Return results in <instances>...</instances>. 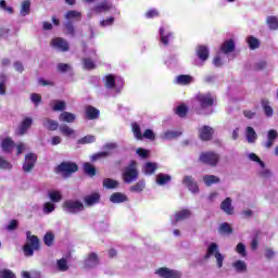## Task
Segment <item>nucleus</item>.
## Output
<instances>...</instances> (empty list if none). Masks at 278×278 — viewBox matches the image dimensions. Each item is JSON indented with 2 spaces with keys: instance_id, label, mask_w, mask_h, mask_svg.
<instances>
[{
  "instance_id": "393cba45",
  "label": "nucleus",
  "mask_w": 278,
  "mask_h": 278,
  "mask_svg": "<svg viewBox=\"0 0 278 278\" xmlns=\"http://www.w3.org/2000/svg\"><path fill=\"white\" fill-rule=\"evenodd\" d=\"M220 210L226 213V215H233V206H231V199L226 198L220 202Z\"/></svg>"
},
{
  "instance_id": "603ef678",
  "label": "nucleus",
  "mask_w": 278,
  "mask_h": 278,
  "mask_svg": "<svg viewBox=\"0 0 278 278\" xmlns=\"http://www.w3.org/2000/svg\"><path fill=\"white\" fill-rule=\"evenodd\" d=\"M83 64L85 65V68L88 71H92V70L97 68V65L94 64L93 60H91L89 58H85L83 60Z\"/></svg>"
},
{
  "instance_id": "e433bc0d",
  "label": "nucleus",
  "mask_w": 278,
  "mask_h": 278,
  "mask_svg": "<svg viewBox=\"0 0 278 278\" xmlns=\"http://www.w3.org/2000/svg\"><path fill=\"white\" fill-rule=\"evenodd\" d=\"M232 268H235L238 274H243L247 271V264L243 261H237L232 263Z\"/></svg>"
},
{
  "instance_id": "aec40b11",
  "label": "nucleus",
  "mask_w": 278,
  "mask_h": 278,
  "mask_svg": "<svg viewBox=\"0 0 278 278\" xmlns=\"http://www.w3.org/2000/svg\"><path fill=\"white\" fill-rule=\"evenodd\" d=\"M43 127L48 129V131H56L61 126L55 119L43 118Z\"/></svg>"
},
{
  "instance_id": "8fccbe9b",
  "label": "nucleus",
  "mask_w": 278,
  "mask_h": 278,
  "mask_svg": "<svg viewBox=\"0 0 278 278\" xmlns=\"http://www.w3.org/2000/svg\"><path fill=\"white\" fill-rule=\"evenodd\" d=\"M219 232L225 235H231L233 233V228L228 223L220 224Z\"/></svg>"
},
{
  "instance_id": "1a4fd4ad",
  "label": "nucleus",
  "mask_w": 278,
  "mask_h": 278,
  "mask_svg": "<svg viewBox=\"0 0 278 278\" xmlns=\"http://www.w3.org/2000/svg\"><path fill=\"white\" fill-rule=\"evenodd\" d=\"M161 278H181V274L175 269L168 267H160L154 271Z\"/></svg>"
},
{
  "instance_id": "3c124183",
  "label": "nucleus",
  "mask_w": 278,
  "mask_h": 278,
  "mask_svg": "<svg viewBox=\"0 0 278 278\" xmlns=\"http://www.w3.org/2000/svg\"><path fill=\"white\" fill-rule=\"evenodd\" d=\"M8 83V76L0 74V96H5V84Z\"/></svg>"
},
{
  "instance_id": "4be33fe9",
  "label": "nucleus",
  "mask_w": 278,
  "mask_h": 278,
  "mask_svg": "<svg viewBox=\"0 0 278 278\" xmlns=\"http://www.w3.org/2000/svg\"><path fill=\"white\" fill-rule=\"evenodd\" d=\"M233 51H235L233 40L229 39V40H226L225 42H223V45H220V52L223 54H229Z\"/></svg>"
},
{
  "instance_id": "6ab92c4d",
  "label": "nucleus",
  "mask_w": 278,
  "mask_h": 278,
  "mask_svg": "<svg viewBox=\"0 0 278 278\" xmlns=\"http://www.w3.org/2000/svg\"><path fill=\"white\" fill-rule=\"evenodd\" d=\"M278 139V131L271 129L267 132V142L264 143L265 149H270L274 146V141Z\"/></svg>"
},
{
  "instance_id": "c756f323",
  "label": "nucleus",
  "mask_w": 278,
  "mask_h": 278,
  "mask_svg": "<svg viewBox=\"0 0 278 278\" xmlns=\"http://www.w3.org/2000/svg\"><path fill=\"white\" fill-rule=\"evenodd\" d=\"M64 18L66 21H81V12L75 10L67 11L64 15Z\"/></svg>"
},
{
  "instance_id": "f704fd0d",
  "label": "nucleus",
  "mask_w": 278,
  "mask_h": 278,
  "mask_svg": "<svg viewBox=\"0 0 278 278\" xmlns=\"http://www.w3.org/2000/svg\"><path fill=\"white\" fill-rule=\"evenodd\" d=\"M55 241V235H53L52 231H47V233H45L43 236V243L47 247H53V243Z\"/></svg>"
},
{
  "instance_id": "f3484780",
  "label": "nucleus",
  "mask_w": 278,
  "mask_h": 278,
  "mask_svg": "<svg viewBox=\"0 0 278 278\" xmlns=\"http://www.w3.org/2000/svg\"><path fill=\"white\" fill-rule=\"evenodd\" d=\"M191 215L192 213L189 210L184 208L181 211L176 212L175 215H173V218L175 223H179L181 220L190 218Z\"/></svg>"
},
{
  "instance_id": "864d4df0",
  "label": "nucleus",
  "mask_w": 278,
  "mask_h": 278,
  "mask_svg": "<svg viewBox=\"0 0 278 278\" xmlns=\"http://www.w3.org/2000/svg\"><path fill=\"white\" fill-rule=\"evenodd\" d=\"M109 156H110L109 152H97V153L92 154L91 162H97L101 159H105V157H109Z\"/></svg>"
},
{
  "instance_id": "c03bdc74",
  "label": "nucleus",
  "mask_w": 278,
  "mask_h": 278,
  "mask_svg": "<svg viewBox=\"0 0 278 278\" xmlns=\"http://www.w3.org/2000/svg\"><path fill=\"white\" fill-rule=\"evenodd\" d=\"M48 198L53 202V203H59L62 200V194L61 191H51L48 192Z\"/></svg>"
},
{
  "instance_id": "423d86ee",
  "label": "nucleus",
  "mask_w": 278,
  "mask_h": 278,
  "mask_svg": "<svg viewBox=\"0 0 278 278\" xmlns=\"http://www.w3.org/2000/svg\"><path fill=\"white\" fill-rule=\"evenodd\" d=\"M79 169L76 163L74 162H62L55 167L56 174H63L65 177L73 175Z\"/></svg>"
},
{
  "instance_id": "ddd939ff",
  "label": "nucleus",
  "mask_w": 278,
  "mask_h": 278,
  "mask_svg": "<svg viewBox=\"0 0 278 278\" xmlns=\"http://www.w3.org/2000/svg\"><path fill=\"white\" fill-rule=\"evenodd\" d=\"M181 182L189 189L190 192L192 193L199 192L198 182L193 180L192 176H185Z\"/></svg>"
},
{
  "instance_id": "79ce46f5",
  "label": "nucleus",
  "mask_w": 278,
  "mask_h": 278,
  "mask_svg": "<svg viewBox=\"0 0 278 278\" xmlns=\"http://www.w3.org/2000/svg\"><path fill=\"white\" fill-rule=\"evenodd\" d=\"M59 130H60V134H62V136L64 137H71V136H74L75 134L74 129L65 124L60 126Z\"/></svg>"
},
{
  "instance_id": "4c0bfd02",
  "label": "nucleus",
  "mask_w": 278,
  "mask_h": 278,
  "mask_svg": "<svg viewBox=\"0 0 278 278\" xmlns=\"http://www.w3.org/2000/svg\"><path fill=\"white\" fill-rule=\"evenodd\" d=\"M103 187L109 189V190L115 189V188L118 187V181L114 180L112 178H104L103 179Z\"/></svg>"
},
{
  "instance_id": "412c9836",
  "label": "nucleus",
  "mask_w": 278,
  "mask_h": 278,
  "mask_svg": "<svg viewBox=\"0 0 278 278\" xmlns=\"http://www.w3.org/2000/svg\"><path fill=\"white\" fill-rule=\"evenodd\" d=\"M128 201V198L126 194L122 192H115L110 195V202L119 204V203H126Z\"/></svg>"
},
{
  "instance_id": "7c9ffc66",
  "label": "nucleus",
  "mask_w": 278,
  "mask_h": 278,
  "mask_svg": "<svg viewBox=\"0 0 278 278\" xmlns=\"http://www.w3.org/2000/svg\"><path fill=\"white\" fill-rule=\"evenodd\" d=\"M266 25L271 29V30H277L278 29V17L275 15H269L266 18Z\"/></svg>"
},
{
  "instance_id": "473e14b6",
  "label": "nucleus",
  "mask_w": 278,
  "mask_h": 278,
  "mask_svg": "<svg viewBox=\"0 0 278 278\" xmlns=\"http://www.w3.org/2000/svg\"><path fill=\"white\" fill-rule=\"evenodd\" d=\"M172 180V176L160 173L156 175V184L160 186H165Z\"/></svg>"
},
{
  "instance_id": "0e129e2a",
  "label": "nucleus",
  "mask_w": 278,
  "mask_h": 278,
  "mask_svg": "<svg viewBox=\"0 0 278 278\" xmlns=\"http://www.w3.org/2000/svg\"><path fill=\"white\" fill-rule=\"evenodd\" d=\"M0 275H2V278H16V276L10 269L0 271Z\"/></svg>"
},
{
  "instance_id": "680f3d73",
  "label": "nucleus",
  "mask_w": 278,
  "mask_h": 278,
  "mask_svg": "<svg viewBox=\"0 0 278 278\" xmlns=\"http://www.w3.org/2000/svg\"><path fill=\"white\" fill-rule=\"evenodd\" d=\"M55 211V205L52 202H47L43 204V212L47 214L52 213Z\"/></svg>"
},
{
  "instance_id": "f03ea898",
  "label": "nucleus",
  "mask_w": 278,
  "mask_h": 278,
  "mask_svg": "<svg viewBox=\"0 0 278 278\" xmlns=\"http://www.w3.org/2000/svg\"><path fill=\"white\" fill-rule=\"evenodd\" d=\"M137 166L138 163L136 161H130L127 167L124 168V172L122 173V179L125 184L130 185L138 180L139 172Z\"/></svg>"
},
{
  "instance_id": "9d476101",
  "label": "nucleus",
  "mask_w": 278,
  "mask_h": 278,
  "mask_svg": "<svg viewBox=\"0 0 278 278\" xmlns=\"http://www.w3.org/2000/svg\"><path fill=\"white\" fill-rule=\"evenodd\" d=\"M214 136V129L210 126H202L199 128V139L200 141H212Z\"/></svg>"
},
{
  "instance_id": "2eb2a0df",
  "label": "nucleus",
  "mask_w": 278,
  "mask_h": 278,
  "mask_svg": "<svg viewBox=\"0 0 278 278\" xmlns=\"http://www.w3.org/2000/svg\"><path fill=\"white\" fill-rule=\"evenodd\" d=\"M52 46L53 48H55L56 50L61 51V52H67L68 51V45L67 42L60 38L56 37L55 39H52Z\"/></svg>"
},
{
  "instance_id": "5701e85b",
  "label": "nucleus",
  "mask_w": 278,
  "mask_h": 278,
  "mask_svg": "<svg viewBox=\"0 0 278 278\" xmlns=\"http://www.w3.org/2000/svg\"><path fill=\"white\" fill-rule=\"evenodd\" d=\"M110 10H112V3L108 1L101 2L93 8V12H96V14H102V12H110Z\"/></svg>"
},
{
  "instance_id": "0eeeda50",
  "label": "nucleus",
  "mask_w": 278,
  "mask_h": 278,
  "mask_svg": "<svg viewBox=\"0 0 278 278\" xmlns=\"http://www.w3.org/2000/svg\"><path fill=\"white\" fill-rule=\"evenodd\" d=\"M195 100L202 110L213 108L214 105V97L211 92L199 93L197 94Z\"/></svg>"
},
{
  "instance_id": "f8f14e48",
  "label": "nucleus",
  "mask_w": 278,
  "mask_h": 278,
  "mask_svg": "<svg viewBox=\"0 0 278 278\" xmlns=\"http://www.w3.org/2000/svg\"><path fill=\"white\" fill-rule=\"evenodd\" d=\"M16 147V143H14L13 139L11 137H7L2 139L0 142V148L2 149L3 152L11 154Z\"/></svg>"
},
{
  "instance_id": "58836bf2",
  "label": "nucleus",
  "mask_w": 278,
  "mask_h": 278,
  "mask_svg": "<svg viewBox=\"0 0 278 278\" xmlns=\"http://www.w3.org/2000/svg\"><path fill=\"white\" fill-rule=\"evenodd\" d=\"M189 109L186 106V104H180L176 106L175 114L178 115V117L180 118H186Z\"/></svg>"
},
{
  "instance_id": "e2e57ef3",
  "label": "nucleus",
  "mask_w": 278,
  "mask_h": 278,
  "mask_svg": "<svg viewBox=\"0 0 278 278\" xmlns=\"http://www.w3.org/2000/svg\"><path fill=\"white\" fill-rule=\"evenodd\" d=\"M65 110V102L64 101H56L55 105H53L52 111L59 112Z\"/></svg>"
},
{
  "instance_id": "a19ab883",
  "label": "nucleus",
  "mask_w": 278,
  "mask_h": 278,
  "mask_svg": "<svg viewBox=\"0 0 278 278\" xmlns=\"http://www.w3.org/2000/svg\"><path fill=\"white\" fill-rule=\"evenodd\" d=\"M157 169V164L156 163H152V162H148L144 165V174L146 175H153Z\"/></svg>"
},
{
  "instance_id": "a878e982",
  "label": "nucleus",
  "mask_w": 278,
  "mask_h": 278,
  "mask_svg": "<svg viewBox=\"0 0 278 278\" xmlns=\"http://www.w3.org/2000/svg\"><path fill=\"white\" fill-rule=\"evenodd\" d=\"M197 56L200 61L205 62L210 58V50L205 46H201L197 50Z\"/></svg>"
},
{
  "instance_id": "4468645a",
  "label": "nucleus",
  "mask_w": 278,
  "mask_h": 278,
  "mask_svg": "<svg viewBox=\"0 0 278 278\" xmlns=\"http://www.w3.org/2000/svg\"><path fill=\"white\" fill-rule=\"evenodd\" d=\"M100 200L101 195L98 192H92L91 194L86 195L84 199L86 206L88 207L97 205L98 203H100Z\"/></svg>"
},
{
  "instance_id": "de8ad7c7",
  "label": "nucleus",
  "mask_w": 278,
  "mask_h": 278,
  "mask_svg": "<svg viewBox=\"0 0 278 278\" xmlns=\"http://www.w3.org/2000/svg\"><path fill=\"white\" fill-rule=\"evenodd\" d=\"M56 269L62 273L67 271L68 270L67 261H65V258H60L59 261H56Z\"/></svg>"
},
{
  "instance_id": "9b49d317",
  "label": "nucleus",
  "mask_w": 278,
  "mask_h": 278,
  "mask_svg": "<svg viewBox=\"0 0 278 278\" xmlns=\"http://www.w3.org/2000/svg\"><path fill=\"white\" fill-rule=\"evenodd\" d=\"M33 125L34 119L31 117H25L23 122H21L20 127L17 128V136H25Z\"/></svg>"
},
{
  "instance_id": "13d9d810",
  "label": "nucleus",
  "mask_w": 278,
  "mask_h": 278,
  "mask_svg": "<svg viewBox=\"0 0 278 278\" xmlns=\"http://www.w3.org/2000/svg\"><path fill=\"white\" fill-rule=\"evenodd\" d=\"M180 136H181V131H166L165 132L166 140L177 139Z\"/></svg>"
},
{
  "instance_id": "cd10ccee",
  "label": "nucleus",
  "mask_w": 278,
  "mask_h": 278,
  "mask_svg": "<svg viewBox=\"0 0 278 278\" xmlns=\"http://www.w3.org/2000/svg\"><path fill=\"white\" fill-rule=\"evenodd\" d=\"M29 12H31V1L24 0L21 3L20 14H21V16H27V15H29Z\"/></svg>"
},
{
  "instance_id": "69168bd1",
  "label": "nucleus",
  "mask_w": 278,
  "mask_h": 278,
  "mask_svg": "<svg viewBox=\"0 0 278 278\" xmlns=\"http://www.w3.org/2000/svg\"><path fill=\"white\" fill-rule=\"evenodd\" d=\"M14 68L17 73H23L25 71V66L23 65V63H21V61L14 62Z\"/></svg>"
},
{
  "instance_id": "a211bd4d",
  "label": "nucleus",
  "mask_w": 278,
  "mask_h": 278,
  "mask_svg": "<svg viewBox=\"0 0 278 278\" xmlns=\"http://www.w3.org/2000/svg\"><path fill=\"white\" fill-rule=\"evenodd\" d=\"M98 254L94 252L89 253L88 258L85 260V267L86 268H93L98 266Z\"/></svg>"
},
{
  "instance_id": "6e6552de",
  "label": "nucleus",
  "mask_w": 278,
  "mask_h": 278,
  "mask_svg": "<svg viewBox=\"0 0 278 278\" xmlns=\"http://www.w3.org/2000/svg\"><path fill=\"white\" fill-rule=\"evenodd\" d=\"M37 154L35 153H28L26 156H24V163H23V172L29 173L34 170L35 164H37Z\"/></svg>"
},
{
  "instance_id": "bf43d9fd",
  "label": "nucleus",
  "mask_w": 278,
  "mask_h": 278,
  "mask_svg": "<svg viewBox=\"0 0 278 278\" xmlns=\"http://www.w3.org/2000/svg\"><path fill=\"white\" fill-rule=\"evenodd\" d=\"M236 251L238 254H240L241 257L247 256V248L244 243H238Z\"/></svg>"
},
{
  "instance_id": "39448f33",
  "label": "nucleus",
  "mask_w": 278,
  "mask_h": 278,
  "mask_svg": "<svg viewBox=\"0 0 278 278\" xmlns=\"http://www.w3.org/2000/svg\"><path fill=\"white\" fill-rule=\"evenodd\" d=\"M62 210H64L65 213L76 215L85 211V204L79 200H65V202L62 203Z\"/></svg>"
},
{
  "instance_id": "b1692460",
  "label": "nucleus",
  "mask_w": 278,
  "mask_h": 278,
  "mask_svg": "<svg viewBox=\"0 0 278 278\" xmlns=\"http://www.w3.org/2000/svg\"><path fill=\"white\" fill-rule=\"evenodd\" d=\"M59 121L60 123L73 124L76 122V115L68 112L60 113Z\"/></svg>"
},
{
  "instance_id": "774afa93",
  "label": "nucleus",
  "mask_w": 278,
  "mask_h": 278,
  "mask_svg": "<svg viewBox=\"0 0 278 278\" xmlns=\"http://www.w3.org/2000/svg\"><path fill=\"white\" fill-rule=\"evenodd\" d=\"M266 61H258L255 63V71H263L264 68H266Z\"/></svg>"
},
{
  "instance_id": "4d7b16f0",
  "label": "nucleus",
  "mask_w": 278,
  "mask_h": 278,
  "mask_svg": "<svg viewBox=\"0 0 278 278\" xmlns=\"http://www.w3.org/2000/svg\"><path fill=\"white\" fill-rule=\"evenodd\" d=\"M13 165L8 162L4 157L0 156V169H12Z\"/></svg>"
},
{
  "instance_id": "a18cd8bd",
  "label": "nucleus",
  "mask_w": 278,
  "mask_h": 278,
  "mask_svg": "<svg viewBox=\"0 0 278 278\" xmlns=\"http://www.w3.org/2000/svg\"><path fill=\"white\" fill-rule=\"evenodd\" d=\"M106 80L104 81V87L106 89H114L115 88V76L114 75H106L105 76Z\"/></svg>"
},
{
  "instance_id": "dca6fc26",
  "label": "nucleus",
  "mask_w": 278,
  "mask_h": 278,
  "mask_svg": "<svg viewBox=\"0 0 278 278\" xmlns=\"http://www.w3.org/2000/svg\"><path fill=\"white\" fill-rule=\"evenodd\" d=\"M98 117H100V111L97 108L92 105L86 106V118L88 121H97Z\"/></svg>"
},
{
  "instance_id": "052dcab7",
  "label": "nucleus",
  "mask_w": 278,
  "mask_h": 278,
  "mask_svg": "<svg viewBox=\"0 0 278 278\" xmlns=\"http://www.w3.org/2000/svg\"><path fill=\"white\" fill-rule=\"evenodd\" d=\"M56 71L59 73H67L71 71V66L67 63H59L56 64Z\"/></svg>"
},
{
  "instance_id": "c85d7f7f",
  "label": "nucleus",
  "mask_w": 278,
  "mask_h": 278,
  "mask_svg": "<svg viewBox=\"0 0 278 278\" xmlns=\"http://www.w3.org/2000/svg\"><path fill=\"white\" fill-rule=\"evenodd\" d=\"M261 105H262V109H264L265 116L273 117L274 109H273V106H270L269 100L262 99Z\"/></svg>"
},
{
  "instance_id": "f257e3e1",
  "label": "nucleus",
  "mask_w": 278,
  "mask_h": 278,
  "mask_svg": "<svg viewBox=\"0 0 278 278\" xmlns=\"http://www.w3.org/2000/svg\"><path fill=\"white\" fill-rule=\"evenodd\" d=\"M40 239L37 236H31V231H26V244L23 247V253L26 257L34 256L35 251H40Z\"/></svg>"
},
{
  "instance_id": "2f4dec72",
  "label": "nucleus",
  "mask_w": 278,
  "mask_h": 278,
  "mask_svg": "<svg viewBox=\"0 0 278 278\" xmlns=\"http://www.w3.org/2000/svg\"><path fill=\"white\" fill-rule=\"evenodd\" d=\"M191 83H192V76L190 75H178V77H176V84L180 86H188Z\"/></svg>"
},
{
  "instance_id": "20e7f679",
  "label": "nucleus",
  "mask_w": 278,
  "mask_h": 278,
  "mask_svg": "<svg viewBox=\"0 0 278 278\" xmlns=\"http://www.w3.org/2000/svg\"><path fill=\"white\" fill-rule=\"evenodd\" d=\"M199 163L206 166L216 167L219 163V154L213 151L200 152Z\"/></svg>"
},
{
  "instance_id": "49530a36",
  "label": "nucleus",
  "mask_w": 278,
  "mask_h": 278,
  "mask_svg": "<svg viewBox=\"0 0 278 278\" xmlns=\"http://www.w3.org/2000/svg\"><path fill=\"white\" fill-rule=\"evenodd\" d=\"M247 42L249 43L250 50H257L258 47H261V42L255 37H249V39H247Z\"/></svg>"
},
{
  "instance_id": "7ed1b4c3",
  "label": "nucleus",
  "mask_w": 278,
  "mask_h": 278,
  "mask_svg": "<svg viewBox=\"0 0 278 278\" xmlns=\"http://www.w3.org/2000/svg\"><path fill=\"white\" fill-rule=\"evenodd\" d=\"M211 256H214V258H216L217 268H223L225 256L222 254V252H219L217 243L213 242L207 247V251L204 254V260H210Z\"/></svg>"
},
{
  "instance_id": "5fc2aeb1",
  "label": "nucleus",
  "mask_w": 278,
  "mask_h": 278,
  "mask_svg": "<svg viewBox=\"0 0 278 278\" xmlns=\"http://www.w3.org/2000/svg\"><path fill=\"white\" fill-rule=\"evenodd\" d=\"M249 159H250V161L255 162L256 164H258L262 168L266 167V164L264 162H262L261 157H258L257 154L250 153Z\"/></svg>"
},
{
  "instance_id": "c9c22d12",
  "label": "nucleus",
  "mask_w": 278,
  "mask_h": 278,
  "mask_svg": "<svg viewBox=\"0 0 278 278\" xmlns=\"http://www.w3.org/2000/svg\"><path fill=\"white\" fill-rule=\"evenodd\" d=\"M83 168L85 169V174L89 177H94L97 175V168L89 162H86Z\"/></svg>"
},
{
  "instance_id": "bb28decb",
  "label": "nucleus",
  "mask_w": 278,
  "mask_h": 278,
  "mask_svg": "<svg viewBox=\"0 0 278 278\" xmlns=\"http://www.w3.org/2000/svg\"><path fill=\"white\" fill-rule=\"evenodd\" d=\"M245 137H247V142H249L250 144L254 143L255 141H257V134L255 132V130L252 127H247L245 129Z\"/></svg>"
},
{
  "instance_id": "09e8293b",
  "label": "nucleus",
  "mask_w": 278,
  "mask_h": 278,
  "mask_svg": "<svg viewBox=\"0 0 278 278\" xmlns=\"http://www.w3.org/2000/svg\"><path fill=\"white\" fill-rule=\"evenodd\" d=\"M132 132L137 140H142L141 127L138 123H132Z\"/></svg>"
},
{
  "instance_id": "ea45409f",
  "label": "nucleus",
  "mask_w": 278,
  "mask_h": 278,
  "mask_svg": "<svg viewBox=\"0 0 278 278\" xmlns=\"http://www.w3.org/2000/svg\"><path fill=\"white\" fill-rule=\"evenodd\" d=\"M146 188V184L143 180H139L136 182V185H134L132 187H130V192L132 193H141Z\"/></svg>"
},
{
  "instance_id": "37998d69",
  "label": "nucleus",
  "mask_w": 278,
  "mask_h": 278,
  "mask_svg": "<svg viewBox=\"0 0 278 278\" xmlns=\"http://www.w3.org/2000/svg\"><path fill=\"white\" fill-rule=\"evenodd\" d=\"M97 141V138L93 135H86L85 137L77 140V144H91Z\"/></svg>"
},
{
  "instance_id": "72a5a7b5",
  "label": "nucleus",
  "mask_w": 278,
  "mask_h": 278,
  "mask_svg": "<svg viewBox=\"0 0 278 278\" xmlns=\"http://www.w3.org/2000/svg\"><path fill=\"white\" fill-rule=\"evenodd\" d=\"M203 180H204V185L208 187L220 182V179L215 175H205Z\"/></svg>"
},
{
  "instance_id": "6e6d98bb",
  "label": "nucleus",
  "mask_w": 278,
  "mask_h": 278,
  "mask_svg": "<svg viewBox=\"0 0 278 278\" xmlns=\"http://www.w3.org/2000/svg\"><path fill=\"white\" fill-rule=\"evenodd\" d=\"M149 139V141H154L156 139V136L154 135L152 129H146L144 134H142V139Z\"/></svg>"
},
{
  "instance_id": "338daca9",
  "label": "nucleus",
  "mask_w": 278,
  "mask_h": 278,
  "mask_svg": "<svg viewBox=\"0 0 278 278\" xmlns=\"http://www.w3.org/2000/svg\"><path fill=\"white\" fill-rule=\"evenodd\" d=\"M16 229H17V220L12 219L11 222H9L8 231H14Z\"/></svg>"
}]
</instances>
